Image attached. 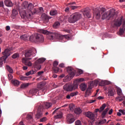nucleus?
Instances as JSON below:
<instances>
[{
  "label": "nucleus",
  "instance_id": "obj_15",
  "mask_svg": "<svg viewBox=\"0 0 125 125\" xmlns=\"http://www.w3.org/2000/svg\"><path fill=\"white\" fill-rule=\"evenodd\" d=\"M67 121L69 124H72L75 121V118L72 114L67 115Z\"/></svg>",
  "mask_w": 125,
  "mask_h": 125
},
{
  "label": "nucleus",
  "instance_id": "obj_54",
  "mask_svg": "<svg viewBox=\"0 0 125 125\" xmlns=\"http://www.w3.org/2000/svg\"><path fill=\"white\" fill-rule=\"evenodd\" d=\"M117 94H118L119 96H121L122 95V90L118 89L117 90Z\"/></svg>",
  "mask_w": 125,
  "mask_h": 125
},
{
  "label": "nucleus",
  "instance_id": "obj_24",
  "mask_svg": "<svg viewBox=\"0 0 125 125\" xmlns=\"http://www.w3.org/2000/svg\"><path fill=\"white\" fill-rule=\"evenodd\" d=\"M52 105L53 104L51 103H44V107L46 109H48L50 108Z\"/></svg>",
  "mask_w": 125,
  "mask_h": 125
},
{
  "label": "nucleus",
  "instance_id": "obj_46",
  "mask_svg": "<svg viewBox=\"0 0 125 125\" xmlns=\"http://www.w3.org/2000/svg\"><path fill=\"white\" fill-rule=\"evenodd\" d=\"M84 81V78H79L76 80L77 83H81L82 82H83Z\"/></svg>",
  "mask_w": 125,
  "mask_h": 125
},
{
  "label": "nucleus",
  "instance_id": "obj_31",
  "mask_svg": "<svg viewBox=\"0 0 125 125\" xmlns=\"http://www.w3.org/2000/svg\"><path fill=\"white\" fill-rule=\"evenodd\" d=\"M109 108L108 107H107L105 110H104L103 112H102V117L104 118L105 117V115L107 114V113L109 111Z\"/></svg>",
  "mask_w": 125,
  "mask_h": 125
},
{
  "label": "nucleus",
  "instance_id": "obj_23",
  "mask_svg": "<svg viewBox=\"0 0 125 125\" xmlns=\"http://www.w3.org/2000/svg\"><path fill=\"white\" fill-rule=\"evenodd\" d=\"M125 30V21H123V28H120V30H119V33H120V35H122L124 33Z\"/></svg>",
  "mask_w": 125,
  "mask_h": 125
},
{
  "label": "nucleus",
  "instance_id": "obj_6",
  "mask_svg": "<svg viewBox=\"0 0 125 125\" xmlns=\"http://www.w3.org/2000/svg\"><path fill=\"white\" fill-rule=\"evenodd\" d=\"M81 19L82 15L80 13H75L69 17L68 21L71 23H74Z\"/></svg>",
  "mask_w": 125,
  "mask_h": 125
},
{
  "label": "nucleus",
  "instance_id": "obj_52",
  "mask_svg": "<svg viewBox=\"0 0 125 125\" xmlns=\"http://www.w3.org/2000/svg\"><path fill=\"white\" fill-rule=\"evenodd\" d=\"M59 65V62L57 61H54L53 62V67H57Z\"/></svg>",
  "mask_w": 125,
  "mask_h": 125
},
{
  "label": "nucleus",
  "instance_id": "obj_56",
  "mask_svg": "<svg viewBox=\"0 0 125 125\" xmlns=\"http://www.w3.org/2000/svg\"><path fill=\"white\" fill-rule=\"evenodd\" d=\"M119 111L120 113H121V114H122L123 115H125V110H123L122 109H119Z\"/></svg>",
  "mask_w": 125,
  "mask_h": 125
},
{
  "label": "nucleus",
  "instance_id": "obj_21",
  "mask_svg": "<svg viewBox=\"0 0 125 125\" xmlns=\"http://www.w3.org/2000/svg\"><path fill=\"white\" fill-rule=\"evenodd\" d=\"M41 17L42 18L43 20L46 21H49V20L51 19V17H49V16H47L45 14H42V16H41Z\"/></svg>",
  "mask_w": 125,
  "mask_h": 125
},
{
  "label": "nucleus",
  "instance_id": "obj_7",
  "mask_svg": "<svg viewBox=\"0 0 125 125\" xmlns=\"http://www.w3.org/2000/svg\"><path fill=\"white\" fill-rule=\"evenodd\" d=\"M105 11V9L104 8H95L93 11L94 15L96 16V18L99 20L101 18V15Z\"/></svg>",
  "mask_w": 125,
  "mask_h": 125
},
{
  "label": "nucleus",
  "instance_id": "obj_35",
  "mask_svg": "<svg viewBox=\"0 0 125 125\" xmlns=\"http://www.w3.org/2000/svg\"><path fill=\"white\" fill-rule=\"evenodd\" d=\"M18 14V12L17 10H12V16L13 17H16V16Z\"/></svg>",
  "mask_w": 125,
  "mask_h": 125
},
{
  "label": "nucleus",
  "instance_id": "obj_38",
  "mask_svg": "<svg viewBox=\"0 0 125 125\" xmlns=\"http://www.w3.org/2000/svg\"><path fill=\"white\" fill-rule=\"evenodd\" d=\"M44 85V83L43 82L39 83L38 84H37V87L41 88H42V86Z\"/></svg>",
  "mask_w": 125,
  "mask_h": 125
},
{
  "label": "nucleus",
  "instance_id": "obj_14",
  "mask_svg": "<svg viewBox=\"0 0 125 125\" xmlns=\"http://www.w3.org/2000/svg\"><path fill=\"white\" fill-rule=\"evenodd\" d=\"M85 116L87 117L90 119V120L94 121L95 120L96 116L94 114H93L92 112L88 111L86 112H85L84 114Z\"/></svg>",
  "mask_w": 125,
  "mask_h": 125
},
{
  "label": "nucleus",
  "instance_id": "obj_16",
  "mask_svg": "<svg viewBox=\"0 0 125 125\" xmlns=\"http://www.w3.org/2000/svg\"><path fill=\"white\" fill-rule=\"evenodd\" d=\"M90 10L88 8H85L84 10H83V15L84 17H86L87 18H90L91 16L90 14Z\"/></svg>",
  "mask_w": 125,
  "mask_h": 125
},
{
  "label": "nucleus",
  "instance_id": "obj_41",
  "mask_svg": "<svg viewBox=\"0 0 125 125\" xmlns=\"http://www.w3.org/2000/svg\"><path fill=\"white\" fill-rule=\"evenodd\" d=\"M52 69H53V71H54V73H57L59 72V68L57 66L56 67H53L52 68Z\"/></svg>",
  "mask_w": 125,
  "mask_h": 125
},
{
  "label": "nucleus",
  "instance_id": "obj_5",
  "mask_svg": "<svg viewBox=\"0 0 125 125\" xmlns=\"http://www.w3.org/2000/svg\"><path fill=\"white\" fill-rule=\"evenodd\" d=\"M11 49H6L3 52H2V54L4 55L3 56L0 58V68H1L3 66V62L5 63L6 60L10 55Z\"/></svg>",
  "mask_w": 125,
  "mask_h": 125
},
{
  "label": "nucleus",
  "instance_id": "obj_43",
  "mask_svg": "<svg viewBox=\"0 0 125 125\" xmlns=\"http://www.w3.org/2000/svg\"><path fill=\"white\" fill-rule=\"evenodd\" d=\"M29 84L27 83H25V84H22L21 85V88L22 89H25L26 88L27 86H28Z\"/></svg>",
  "mask_w": 125,
  "mask_h": 125
},
{
  "label": "nucleus",
  "instance_id": "obj_10",
  "mask_svg": "<svg viewBox=\"0 0 125 125\" xmlns=\"http://www.w3.org/2000/svg\"><path fill=\"white\" fill-rule=\"evenodd\" d=\"M44 61H45V59L44 58H39V60H37L34 63V68L36 69L37 71L40 70L42 68V65L41 63H42Z\"/></svg>",
  "mask_w": 125,
  "mask_h": 125
},
{
  "label": "nucleus",
  "instance_id": "obj_13",
  "mask_svg": "<svg viewBox=\"0 0 125 125\" xmlns=\"http://www.w3.org/2000/svg\"><path fill=\"white\" fill-rule=\"evenodd\" d=\"M59 109V108H58L57 109H55L53 112H52V115H55V114H56V115L54 116V118L56 119H61L62 117V112L58 111Z\"/></svg>",
  "mask_w": 125,
  "mask_h": 125
},
{
  "label": "nucleus",
  "instance_id": "obj_3",
  "mask_svg": "<svg viewBox=\"0 0 125 125\" xmlns=\"http://www.w3.org/2000/svg\"><path fill=\"white\" fill-rule=\"evenodd\" d=\"M67 72L68 73L69 75L65 77L63 81L64 83L68 82L70 81L75 76L76 71L71 66H68L66 68Z\"/></svg>",
  "mask_w": 125,
  "mask_h": 125
},
{
  "label": "nucleus",
  "instance_id": "obj_20",
  "mask_svg": "<svg viewBox=\"0 0 125 125\" xmlns=\"http://www.w3.org/2000/svg\"><path fill=\"white\" fill-rule=\"evenodd\" d=\"M4 4L8 6V7H11L13 6V2H11V0H4Z\"/></svg>",
  "mask_w": 125,
  "mask_h": 125
},
{
  "label": "nucleus",
  "instance_id": "obj_30",
  "mask_svg": "<svg viewBox=\"0 0 125 125\" xmlns=\"http://www.w3.org/2000/svg\"><path fill=\"white\" fill-rule=\"evenodd\" d=\"M114 95V91L112 89H109L108 91V96H113Z\"/></svg>",
  "mask_w": 125,
  "mask_h": 125
},
{
  "label": "nucleus",
  "instance_id": "obj_39",
  "mask_svg": "<svg viewBox=\"0 0 125 125\" xmlns=\"http://www.w3.org/2000/svg\"><path fill=\"white\" fill-rule=\"evenodd\" d=\"M69 109H70V110L74 111L75 109V105H74V104H69Z\"/></svg>",
  "mask_w": 125,
  "mask_h": 125
},
{
  "label": "nucleus",
  "instance_id": "obj_18",
  "mask_svg": "<svg viewBox=\"0 0 125 125\" xmlns=\"http://www.w3.org/2000/svg\"><path fill=\"white\" fill-rule=\"evenodd\" d=\"M31 58H23L22 60V62L26 65L28 66H32V63L29 61Z\"/></svg>",
  "mask_w": 125,
  "mask_h": 125
},
{
  "label": "nucleus",
  "instance_id": "obj_29",
  "mask_svg": "<svg viewBox=\"0 0 125 125\" xmlns=\"http://www.w3.org/2000/svg\"><path fill=\"white\" fill-rule=\"evenodd\" d=\"M6 69L7 70L8 72L10 73V74H13V70L10 66L9 65H6Z\"/></svg>",
  "mask_w": 125,
  "mask_h": 125
},
{
  "label": "nucleus",
  "instance_id": "obj_19",
  "mask_svg": "<svg viewBox=\"0 0 125 125\" xmlns=\"http://www.w3.org/2000/svg\"><path fill=\"white\" fill-rule=\"evenodd\" d=\"M122 24V19H121L120 20H117L115 21L114 25L116 27H120V26Z\"/></svg>",
  "mask_w": 125,
  "mask_h": 125
},
{
  "label": "nucleus",
  "instance_id": "obj_26",
  "mask_svg": "<svg viewBox=\"0 0 125 125\" xmlns=\"http://www.w3.org/2000/svg\"><path fill=\"white\" fill-rule=\"evenodd\" d=\"M11 82L15 86H18L20 84V82L17 80H12Z\"/></svg>",
  "mask_w": 125,
  "mask_h": 125
},
{
  "label": "nucleus",
  "instance_id": "obj_50",
  "mask_svg": "<svg viewBox=\"0 0 125 125\" xmlns=\"http://www.w3.org/2000/svg\"><path fill=\"white\" fill-rule=\"evenodd\" d=\"M44 73V71H39L37 72V77H39L42 75V74Z\"/></svg>",
  "mask_w": 125,
  "mask_h": 125
},
{
  "label": "nucleus",
  "instance_id": "obj_57",
  "mask_svg": "<svg viewBox=\"0 0 125 125\" xmlns=\"http://www.w3.org/2000/svg\"><path fill=\"white\" fill-rule=\"evenodd\" d=\"M64 11L66 13L70 12V8H69L68 7H66V8L65 9Z\"/></svg>",
  "mask_w": 125,
  "mask_h": 125
},
{
  "label": "nucleus",
  "instance_id": "obj_48",
  "mask_svg": "<svg viewBox=\"0 0 125 125\" xmlns=\"http://www.w3.org/2000/svg\"><path fill=\"white\" fill-rule=\"evenodd\" d=\"M47 119L46 117H43L42 118H41L39 122H45L46 121H47Z\"/></svg>",
  "mask_w": 125,
  "mask_h": 125
},
{
  "label": "nucleus",
  "instance_id": "obj_8",
  "mask_svg": "<svg viewBox=\"0 0 125 125\" xmlns=\"http://www.w3.org/2000/svg\"><path fill=\"white\" fill-rule=\"evenodd\" d=\"M78 87V83H73V84H65L63 85V89L67 92L74 91L77 89Z\"/></svg>",
  "mask_w": 125,
  "mask_h": 125
},
{
  "label": "nucleus",
  "instance_id": "obj_60",
  "mask_svg": "<svg viewBox=\"0 0 125 125\" xmlns=\"http://www.w3.org/2000/svg\"><path fill=\"white\" fill-rule=\"evenodd\" d=\"M112 113H113V109H111L109 111V112L108 113V114H109V115H111L112 114Z\"/></svg>",
  "mask_w": 125,
  "mask_h": 125
},
{
  "label": "nucleus",
  "instance_id": "obj_32",
  "mask_svg": "<svg viewBox=\"0 0 125 125\" xmlns=\"http://www.w3.org/2000/svg\"><path fill=\"white\" fill-rule=\"evenodd\" d=\"M106 122V120L104 119L100 121L99 122L96 123V125H103Z\"/></svg>",
  "mask_w": 125,
  "mask_h": 125
},
{
  "label": "nucleus",
  "instance_id": "obj_4",
  "mask_svg": "<svg viewBox=\"0 0 125 125\" xmlns=\"http://www.w3.org/2000/svg\"><path fill=\"white\" fill-rule=\"evenodd\" d=\"M29 41L34 42H43L44 37L42 34L36 33L34 36H31L29 37Z\"/></svg>",
  "mask_w": 125,
  "mask_h": 125
},
{
  "label": "nucleus",
  "instance_id": "obj_63",
  "mask_svg": "<svg viewBox=\"0 0 125 125\" xmlns=\"http://www.w3.org/2000/svg\"><path fill=\"white\" fill-rule=\"evenodd\" d=\"M10 28H11L9 26H6V31H9Z\"/></svg>",
  "mask_w": 125,
  "mask_h": 125
},
{
  "label": "nucleus",
  "instance_id": "obj_49",
  "mask_svg": "<svg viewBox=\"0 0 125 125\" xmlns=\"http://www.w3.org/2000/svg\"><path fill=\"white\" fill-rule=\"evenodd\" d=\"M45 92H46L45 89L40 90H39V95H40V93H41V94H42V95H44V94H45Z\"/></svg>",
  "mask_w": 125,
  "mask_h": 125
},
{
  "label": "nucleus",
  "instance_id": "obj_2",
  "mask_svg": "<svg viewBox=\"0 0 125 125\" xmlns=\"http://www.w3.org/2000/svg\"><path fill=\"white\" fill-rule=\"evenodd\" d=\"M22 6L24 9L27 8L26 11H25V15L29 17H31L34 14L33 10L34 9V5L32 3L28 4V1H24L22 4Z\"/></svg>",
  "mask_w": 125,
  "mask_h": 125
},
{
  "label": "nucleus",
  "instance_id": "obj_55",
  "mask_svg": "<svg viewBox=\"0 0 125 125\" xmlns=\"http://www.w3.org/2000/svg\"><path fill=\"white\" fill-rule=\"evenodd\" d=\"M91 83H93L94 85L97 86L98 83H99V81H98L97 80H95L94 82H92Z\"/></svg>",
  "mask_w": 125,
  "mask_h": 125
},
{
  "label": "nucleus",
  "instance_id": "obj_40",
  "mask_svg": "<svg viewBox=\"0 0 125 125\" xmlns=\"http://www.w3.org/2000/svg\"><path fill=\"white\" fill-rule=\"evenodd\" d=\"M19 78L21 81H26L27 79H28L27 77H24L22 75H20Z\"/></svg>",
  "mask_w": 125,
  "mask_h": 125
},
{
  "label": "nucleus",
  "instance_id": "obj_61",
  "mask_svg": "<svg viewBox=\"0 0 125 125\" xmlns=\"http://www.w3.org/2000/svg\"><path fill=\"white\" fill-rule=\"evenodd\" d=\"M39 11H40V12H41V13L43 12V8H42V7H40V8H39Z\"/></svg>",
  "mask_w": 125,
  "mask_h": 125
},
{
  "label": "nucleus",
  "instance_id": "obj_59",
  "mask_svg": "<svg viewBox=\"0 0 125 125\" xmlns=\"http://www.w3.org/2000/svg\"><path fill=\"white\" fill-rule=\"evenodd\" d=\"M105 85L104 82H102L101 83H100V85L101 86H103Z\"/></svg>",
  "mask_w": 125,
  "mask_h": 125
},
{
  "label": "nucleus",
  "instance_id": "obj_34",
  "mask_svg": "<svg viewBox=\"0 0 125 125\" xmlns=\"http://www.w3.org/2000/svg\"><path fill=\"white\" fill-rule=\"evenodd\" d=\"M20 57L19 54L16 53L12 55V59H15Z\"/></svg>",
  "mask_w": 125,
  "mask_h": 125
},
{
  "label": "nucleus",
  "instance_id": "obj_37",
  "mask_svg": "<svg viewBox=\"0 0 125 125\" xmlns=\"http://www.w3.org/2000/svg\"><path fill=\"white\" fill-rule=\"evenodd\" d=\"M106 106V104H102V106L100 108V112H103V111L104 110Z\"/></svg>",
  "mask_w": 125,
  "mask_h": 125
},
{
  "label": "nucleus",
  "instance_id": "obj_17",
  "mask_svg": "<svg viewBox=\"0 0 125 125\" xmlns=\"http://www.w3.org/2000/svg\"><path fill=\"white\" fill-rule=\"evenodd\" d=\"M94 85V84L93 83V82H90V84L88 85V88H87L86 90V95H88L91 93V89L93 87V86Z\"/></svg>",
  "mask_w": 125,
  "mask_h": 125
},
{
  "label": "nucleus",
  "instance_id": "obj_47",
  "mask_svg": "<svg viewBox=\"0 0 125 125\" xmlns=\"http://www.w3.org/2000/svg\"><path fill=\"white\" fill-rule=\"evenodd\" d=\"M37 92H38V89H36L31 90L30 91H29V93L31 94H35Z\"/></svg>",
  "mask_w": 125,
  "mask_h": 125
},
{
  "label": "nucleus",
  "instance_id": "obj_36",
  "mask_svg": "<svg viewBox=\"0 0 125 125\" xmlns=\"http://www.w3.org/2000/svg\"><path fill=\"white\" fill-rule=\"evenodd\" d=\"M79 92L78 91H76L75 92H72L70 94H68L69 96H71V97L76 96L77 95H78Z\"/></svg>",
  "mask_w": 125,
  "mask_h": 125
},
{
  "label": "nucleus",
  "instance_id": "obj_11",
  "mask_svg": "<svg viewBox=\"0 0 125 125\" xmlns=\"http://www.w3.org/2000/svg\"><path fill=\"white\" fill-rule=\"evenodd\" d=\"M36 49L35 48H31L29 50L25 51V58H29L32 56V55H36Z\"/></svg>",
  "mask_w": 125,
  "mask_h": 125
},
{
  "label": "nucleus",
  "instance_id": "obj_1",
  "mask_svg": "<svg viewBox=\"0 0 125 125\" xmlns=\"http://www.w3.org/2000/svg\"><path fill=\"white\" fill-rule=\"evenodd\" d=\"M39 33L47 35V38L49 40L56 39L60 40L62 42H65L66 39H69L68 35H62L58 32H51L47 30L40 29Z\"/></svg>",
  "mask_w": 125,
  "mask_h": 125
},
{
  "label": "nucleus",
  "instance_id": "obj_64",
  "mask_svg": "<svg viewBox=\"0 0 125 125\" xmlns=\"http://www.w3.org/2000/svg\"><path fill=\"white\" fill-rule=\"evenodd\" d=\"M71 96H70L69 95H67V96H66V99H71Z\"/></svg>",
  "mask_w": 125,
  "mask_h": 125
},
{
  "label": "nucleus",
  "instance_id": "obj_22",
  "mask_svg": "<svg viewBox=\"0 0 125 125\" xmlns=\"http://www.w3.org/2000/svg\"><path fill=\"white\" fill-rule=\"evenodd\" d=\"M87 85L85 83H82L80 84V88L82 91H85L87 88Z\"/></svg>",
  "mask_w": 125,
  "mask_h": 125
},
{
  "label": "nucleus",
  "instance_id": "obj_12",
  "mask_svg": "<svg viewBox=\"0 0 125 125\" xmlns=\"http://www.w3.org/2000/svg\"><path fill=\"white\" fill-rule=\"evenodd\" d=\"M43 106L42 105H40L38 107L36 114V118L37 119H40L42 117V115L43 114Z\"/></svg>",
  "mask_w": 125,
  "mask_h": 125
},
{
  "label": "nucleus",
  "instance_id": "obj_62",
  "mask_svg": "<svg viewBox=\"0 0 125 125\" xmlns=\"http://www.w3.org/2000/svg\"><path fill=\"white\" fill-rule=\"evenodd\" d=\"M83 73V71L82 70H79L78 71V74H79V75L82 74Z\"/></svg>",
  "mask_w": 125,
  "mask_h": 125
},
{
  "label": "nucleus",
  "instance_id": "obj_44",
  "mask_svg": "<svg viewBox=\"0 0 125 125\" xmlns=\"http://www.w3.org/2000/svg\"><path fill=\"white\" fill-rule=\"evenodd\" d=\"M26 118L27 121H30L31 120H32V114H27Z\"/></svg>",
  "mask_w": 125,
  "mask_h": 125
},
{
  "label": "nucleus",
  "instance_id": "obj_28",
  "mask_svg": "<svg viewBox=\"0 0 125 125\" xmlns=\"http://www.w3.org/2000/svg\"><path fill=\"white\" fill-rule=\"evenodd\" d=\"M74 112L75 114L77 115H80L81 113H82V109H81L80 108H75L74 110Z\"/></svg>",
  "mask_w": 125,
  "mask_h": 125
},
{
  "label": "nucleus",
  "instance_id": "obj_27",
  "mask_svg": "<svg viewBox=\"0 0 125 125\" xmlns=\"http://www.w3.org/2000/svg\"><path fill=\"white\" fill-rule=\"evenodd\" d=\"M49 14L51 16H55L57 15V11L56 10H51Z\"/></svg>",
  "mask_w": 125,
  "mask_h": 125
},
{
  "label": "nucleus",
  "instance_id": "obj_42",
  "mask_svg": "<svg viewBox=\"0 0 125 125\" xmlns=\"http://www.w3.org/2000/svg\"><path fill=\"white\" fill-rule=\"evenodd\" d=\"M59 25H60V22L57 21L54 23V24L53 25V27L54 28H57L59 26Z\"/></svg>",
  "mask_w": 125,
  "mask_h": 125
},
{
  "label": "nucleus",
  "instance_id": "obj_53",
  "mask_svg": "<svg viewBox=\"0 0 125 125\" xmlns=\"http://www.w3.org/2000/svg\"><path fill=\"white\" fill-rule=\"evenodd\" d=\"M8 80H11L12 79H13V75H12L11 74H8Z\"/></svg>",
  "mask_w": 125,
  "mask_h": 125
},
{
  "label": "nucleus",
  "instance_id": "obj_58",
  "mask_svg": "<svg viewBox=\"0 0 125 125\" xmlns=\"http://www.w3.org/2000/svg\"><path fill=\"white\" fill-rule=\"evenodd\" d=\"M59 66L61 68H64L65 67V65L63 63H60L59 64Z\"/></svg>",
  "mask_w": 125,
  "mask_h": 125
},
{
  "label": "nucleus",
  "instance_id": "obj_51",
  "mask_svg": "<svg viewBox=\"0 0 125 125\" xmlns=\"http://www.w3.org/2000/svg\"><path fill=\"white\" fill-rule=\"evenodd\" d=\"M75 125H82V122L80 120L75 121Z\"/></svg>",
  "mask_w": 125,
  "mask_h": 125
},
{
  "label": "nucleus",
  "instance_id": "obj_9",
  "mask_svg": "<svg viewBox=\"0 0 125 125\" xmlns=\"http://www.w3.org/2000/svg\"><path fill=\"white\" fill-rule=\"evenodd\" d=\"M115 15V11L114 9L110 10L109 12L105 13L102 15V20H109L111 18L114 17Z\"/></svg>",
  "mask_w": 125,
  "mask_h": 125
},
{
  "label": "nucleus",
  "instance_id": "obj_45",
  "mask_svg": "<svg viewBox=\"0 0 125 125\" xmlns=\"http://www.w3.org/2000/svg\"><path fill=\"white\" fill-rule=\"evenodd\" d=\"M80 7L78 6H75V5H71L70 6V8L71 10H75V9H78Z\"/></svg>",
  "mask_w": 125,
  "mask_h": 125
},
{
  "label": "nucleus",
  "instance_id": "obj_25",
  "mask_svg": "<svg viewBox=\"0 0 125 125\" xmlns=\"http://www.w3.org/2000/svg\"><path fill=\"white\" fill-rule=\"evenodd\" d=\"M37 72V70H31L30 71H29L28 72H27L25 73V75H26L27 76H28L29 75H33L34 74H36Z\"/></svg>",
  "mask_w": 125,
  "mask_h": 125
},
{
  "label": "nucleus",
  "instance_id": "obj_33",
  "mask_svg": "<svg viewBox=\"0 0 125 125\" xmlns=\"http://www.w3.org/2000/svg\"><path fill=\"white\" fill-rule=\"evenodd\" d=\"M21 40H23L24 41H26L28 39V36L26 34L21 35Z\"/></svg>",
  "mask_w": 125,
  "mask_h": 125
}]
</instances>
